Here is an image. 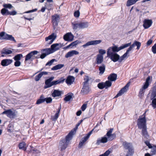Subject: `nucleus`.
<instances>
[{"instance_id":"1","label":"nucleus","mask_w":156,"mask_h":156,"mask_svg":"<svg viewBox=\"0 0 156 156\" xmlns=\"http://www.w3.org/2000/svg\"><path fill=\"white\" fill-rule=\"evenodd\" d=\"M130 44L131 43H130L122 45L119 47L116 45L109 47L107 51V56L110 58L114 62L119 61V55L116 52L128 47Z\"/></svg>"},{"instance_id":"2","label":"nucleus","mask_w":156,"mask_h":156,"mask_svg":"<svg viewBox=\"0 0 156 156\" xmlns=\"http://www.w3.org/2000/svg\"><path fill=\"white\" fill-rule=\"evenodd\" d=\"M145 112L143 115L142 118H140L137 120V125L138 128L141 129L142 128L146 126L145 118Z\"/></svg>"},{"instance_id":"3","label":"nucleus","mask_w":156,"mask_h":156,"mask_svg":"<svg viewBox=\"0 0 156 156\" xmlns=\"http://www.w3.org/2000/svg\"><path fill=\"white\" fill-rule=\"evenodd\" d=\"M2 114H5L10 119L14 118L16 116V113L15 111H13L11 109H9L5 110L2 113Z\"/></svg>"},{"instance_id":"4","label":"nucleus","mask_w":156,"mask_h":156,"mask_svg":"<svg viewBox=\"0 0 156 156\" xmlns=\"http://www.w3.org/2000/svg\"><path fill=\"white\" fill-rule=\"evenodd\" d=\"M37 53L38 51H31L26 56L25 61L29 60L32 61L35 58L34 55H37Z\"/></svg>"},{"instance_id":"5","label":"nucleus","mask_w":156,"mask_h":156,"mask_svg":"<svg viewBox=\"0 0 156 156\" xmlns=\"http://www.w3.org/2000/svg\"><path fill=\"white\" fill-rule=\"evenodd\" d=\"M93 130V129L91 131H90L87 134L86 136L84 137L83 138H82V140H81V141L80 142L79 144L78 147L79 148H81L83 146L84 143L90 137V136Z\"/></svg>"},{"instance_id":"6","label":"nucleus","mask_w":156,"mask_h":156,"mask_svg":"<svg viewBox=\"0 0 156 156\" xmlns=\"http://www.w3.org/2000/svg\"><path fill=\"white\" fill-rule=\"evenodd\" d=\"M130 85V82L128 83L126 85L122 88L119 91V93L115 97V98H117L119 96L122 95L125 92L127 91Z\"/></svg>"},{"instance_id":"7","label":"nucleus","mask_w":156,"mask_h":156,"mask_svg":"<svg viewBox=\"0 0 156 156\" xmlns=\"http://www.w3.org/2000/svg\"><path fill=\"white\" fill-rule=\"evenodd\" d=\"M56 37V36L55 34L52 33L45 38V41L47 42V43L48 44H51L55 39Z\"/></svg>"},{"instance_id":"8","label":"nucleus","mask_w":156,"mask_h":156,"mask_svg":"<svg viewBox=\"0 0 156 156\" xmlns=\"http://www.w3.org/2000/svg\"><path fill=\"white\" fill-rule=\"evenodd\" d=\"M101 40H93L88 41L85 44L83 45L82 47L85 48L91 45H96L100 44L101 42Z\"/></svg>"},{"instance_id":"9","label":"nucleus","mask_w":156,"mask_h":156,"mask_svg":"<svg viewBox=\"0 0 156 156\" xmlns=\"http://www.w3.org/2000/svg\"><path fill=\"white\" fill-rule=\"evenodd\" d=\"M68 144L64 139L62 140L59 143V149L61 151H63L67 148Z\"/></svg>"},{"instance_id":"10","label":"nucleus","mask_w":156,"mask_h":156,"mask_svg":"<svg viewBox=\"0 0 156 156\" xmlns=\"http://www.w3.org/2000/svg\"><path fill=\"white\" fill-rule=\"evenodd\" d=\"M74 37L71 32H69L64 35L63 39L66 41H71L73 40Z\"/></svg>"},{"instance_id":"11","label":"nucleus","mask_w":156,"mask_h":156,"mask_svg":"<svg viewBox=\"0 0 156 156\" xmlns=\"http://www.w3.org/2000/svg\"><path fill=\"white\" fill-rule=\"evenodd\" d=\"M143 26L145 29H147L150 27L152 23L151 20L145 19L143 22Z\"/></svg>"},{"instance_id":"12","label":"nucleus","mask_w":156,"mask_h":156,"mask_svg":"<svg viewBox=\"0 0 156 156\" xmlns=\"http://www.w3.org/2000/svg\"><path fill=\"white\" fill-rule=\"evenodd\" d=\"M54 79V76H51L48 79L45 80V86H44L45 88H47L51 87L52 86V81H51Z\"/></svg>"},{"instance_id":"13","label":"nucleus","mask_w":156,"mask_h":156,"mask_svg":"<svg viewBox=\"0 0 156 156\" xmlns=\"http://www.w3.org/2000/svg\"><path fill=\"white\" fill-rule=\"evenodd\" d=\"M113 130V128H111L108 131L106 134L109 140H112L115 138L116 137V135L115 134H112V133Z\"/></svg>"},{"instance_id":"14","label":"nucleus","mask_w":156,"mask_h":156,"mask_svg":"<svg viewBox=\"0 0 156 156\" xmlns=\"http://www.w3.org/2000/svg\"><path fill=\"white\" fill-rule=\"evenodd\" d=\"M61 44L58 43H55L51 45L50 48L53 53L59 50L61 47Z\"/></svg>"},{"instance_id":"15","label":"nucleus","mask_w":156,"mask_h":156,"mask_svg":"<svg viewBox=\"0 0 156 156\" xmlns=\"http://www.w3.org/2000/svg\"><path fill=\"white\" fill-rule=\"evenodd\" d=\"M90 90L89 85H83L81 91V93L83 94H87Z\"/></svg>"},{"instance_id":"16","label":"nucleus","mask_w":156,"mask_h":156,"mask_svg":"<svg viewBox=\"0 0 156 156\" xmlns=\"http://www.w3.org/2000/svg\"><path fill=\"white\" fill-rule=\"evenodd\" d=\"M79 54V52L75 50H73L68 52L65 55L66 58H68L73 56L74 55H77Z\"/></svg>"},{"instance_id":"17","label":"nucleus","mask_w":156,"mask_h":156,"mask_svg":"<svg viewBox=\"0 0 156 156\" xmlns=\"http://www.w3.org/2000/svg\"><path fill=\"white\" fill-rule=\"evenodd\" d=\"M75 80V78L74 77L72 76H68L66 80V83L68 85H71Z\"/></svg>"},{"instance_id":"18","label":"nucleus","mask_w":156,"mask_h":156,"mask_svg":"<svg viewBox=\"0 0 156 156\" xmlns=\"http://www.w3.org/2000/svg\"><path fill=\"white\" fill-rule=\"evenodd\" d=\"M12 62V60L9 59H5L2 60L1 64L3 66H6L11 64Z\"/></svg>"},{"instance_id":"19","label":"nucleus","mask_w":156,"mask_h":156,"mask_svg":"<svg viewBox=\"0 0 156 156\" xmlns=\"http://www.w3.org/2000/svg\"><path fill=\"white\" fill-rule=\"evenodd\" d=\"M103 61V56L101 55H97L96 58V64L98 65L100 64Z\"/></svg>"},{"instance_id":"20","label":"nucleus","mask_w":156,"mask_h":156,"mask_svg":"<svg viewBox=\"0 0 156 156\" xmlns=\"http://www.w3.org/2000/svg\"><path fill=\"white\" fill-rule=\"evenodd\" d=\"M59 20V16L58 15H55L52 16V22L53 25L57 26L58 22Z\"/></svg>"},{"instance_id":"21","label":"nucleus","mask_w":156,"mask_h":156,"mask_svg":"<svg viewBox=\"0 0 156 156\" xmlns=\"http://www.w3.org/2000/svg\"><path fill=\"white\" fill-rule=\"evenodd\" d=\"M117 78V75L115 73H112L108 77V80L111 81H115Z\"/></svg>"},{"instance_id":"22","label":"nucleus","mask_w":156,"mask_h":156,"mask_svg":"<svg viewBox=\"0 0 156 156\" xmlns=\"http://www.w3.org/2000/svg\"><path fill=\"white\" fill-rule=\"evenodd\" d=\"M142 134L145 138L147 139L149 137V135L147 130V126L142 128Z\"/></svg>"},{"instance_id":"23","label":"nucleus","mask_w":156,"mask_h":156,"mask_svg":"<svg viewBox=\"0 0 156 156\" xmlns=\"http://www.w3.org/2000/svg\"><path fill=\"white\" fill-rule=\"evenodd\" d=\"M65 80V79L63 77H61L58 80L52 81V86L57 85L58 84L62 83Z\"/></svg>"},{"instance_id":"24","label":"nucleus","mask_w":156,"mask_h":156,"mask_svg":"<svg viewBox=\"0 0 156 156\" xmlns=\"http://www.w3.org/2000/svg\"><path fill=\"white\" fill-rule=\"evenodd\" d=\"M12 53V51L10 50H9L8 49L4 48H3L1 52V54H2V56L4 57L5 55H9L10 54Z\"/></svg>"},{"instance_id":"25","label":"nucleus","mask_w":156,"mask_h":156,"mask_svg":"<svg viewBox=\"0 0 156 156\" xmlns=\"http://www.w3.org/2000/svg\"><path fill=\"white\" fill-rule=\"evenodd\" d=\"M72 132H70L66 136L65 139H64L66 140V142L68 143L69 144L70 141L72 139L73 137V136L74 135L73 134Z\"/></svg>"},{"instance_id":"26","label":"nucleus","mask_w":156,"mask_h":156,"mask_svg":"<svg viewBox=\"0 0 156 156\" xmlns=\"http://www.w3.org/2000/svg\"><path fill=\"white\" fill-rule=\"evenodd\" d=\"M150 80L151 77L150 76H148L146 79L145 83L142 87L145 90L148 88L149 85V82Z\"/></svg>"},{"instance_id":"27","label":"nucleus","mask_w":156,"mask_h":156,"mask_svg":"<svg viewBox=\"0 0 156 156\" xmlns=\"http://www.w3.org/2000/svg\"><path fill=\"white\" fill-rule=\"evenodd\" d=\"M123 145L124 148L126 149L129 150L130 148L133 147L131 143H127L126 142H124L123 143Z\"/></svg>"},{"instance_id":"28","label":"nucleus","mask_w":156,"mask_h":156,"mask_svg":"<svg viewBox=\"0 0 156 156\" xmlns=\"http://www.w3.org/2000/svg\"><path fill=\"white\" fill-rule=\"evenodd\" d=\"M62 94L61 91L58 90H54L51 95L54 97L59 96L61 95Z\"/></svg>"},{"instance_id":"29","label":"nucleus","mask_w":156,"mask_h":156,"mask_svg":"<svg viewBox=\"0 0 156 156\" xmlns=\"http://www.w3.org/2000/svg\"><path fill=\"white\" fill-rule=\"evenodd\" d=\"M19 147L20 149H22L24 151H26L27 149L26 144L24 142L20 143L19 145Z\"/></svg>"},{"instance_id":"30","label":"nucleus","mask_w":156,"mask_h":156,"mask_svg":"<svg viewBox=\"0 0 156 156\" xmlns=\"http://www.w3.org/2000/svg\"><path fill=\"white\" fill-rule=\"evenodd\" d=\"M64 66V64H59L53 67L51 69L52 70H57L61 69Z\"/></svg>"},{"instance_id":"31","label":"nucleus","mask_w":156,"mask_h":156,"mask_svg":"<svg viewBox=\"0 0 156 156\" xmlns=\"http://www.w3.org/2000/svg\"><path fill=\"white\" fill-rule=\"evenodd\" d=\"M105 69V65L103 64L101 66H100L99 68V70L100 71L99 74L100 75H102L104 73Z\"/></svg>"},{"instance_id":"32","label":"nucleus","mask_w":156,"mask_h":156,"mask_svg":"<svg viewBox=\"0 0 156 156\" xmlns=\"http://www.w3.org/2000/svg\"><path fill=\"white\" fill-rule=\"evenodd\" d=\"M5 39L9 40L16 42V41L14 37H12V35H9L7 34H5Z\"/></svg>"},{"instance_id":"33","label":"nucleus","mask_w":156,"mask_h":156,"mask_svg":"<svg viewBox=\"0 0 156 156\" xmlns=\"http://www.w3.org/2000/svg\"><path fill=\"white\" fill-rule=\"evenodd\" d=\"M134 153V149L133 147L128 150L126 156H133Z\"/></svg>"},{"instance_id":"34","label":"nucleus","mask_w":156,"mask_h":156,"mask_svg":"<svg viewBox=\"0 0 156 156\" xmlns=\"http://www.w3.org/2000/svg\"><path fill=\"white\" fill-rule=\"evenodd\" d=\"M45 101L43 95H41L39 99L37 100L36 102V104L39 105L43 103Z\"/></svg>"},{"instance_id":"35","label":"nucleus","mask_w":156,"mask_h":156,"mask_svg":"<svg viewBox=\"0 0 156 156\" xmlns=\"http://www.w3.org/2000/svg\"><path fill=\"white\" fill-rule=\"evenodd\" d=\"M42 51H43L44 53L47 55L53 53V51H52L50 48H46L43 49Z\"/></svg>"},{"instance_id":"36","label":"nucleus","mask_w":156,"mask_h":156,"mask_svg":"<svg viewBox=\"0 0 156 156\" xmlns=\"http://www.w3.org/2000/svg\"><path fill=\"white\" fill-rule=\"evenodd\" d=\"M80 28L83 29L87 28L88 27V24L87 23L81 22L79 23Z\"/></svg>"},{"instance_id":"37","label":"nucleus","mask_w":156,"mask_h":156,"mask_svg":"<svg viewBox=\"0 0 156 156\" xmlns=\"http://www.w3.org/2000/svg\"><path fill=\"white\" fill-rule=\"evenodd\" d=\"M127 55H128V54H127V53H125L124 54H123L121 57H120L119 56V62H121L125 58H127Z\"/></svg>"},{"instance_id":"38","label":"nucleus","mask_w":156,"mask_h":156,"mask_svg":"<svg viewBox=\"0 0 156 156\" xmlns=\"http://www.w3.org/2000/svg\"><path fill=\"white\" fill-rule=\"evenodd\" d=\"M78 43V41H74V42H72L70 44H69V45L67 46L66 48H69L71 47H74L76 45H77Z\"/></svg>"},{"instance_id":"39","label":"nucleus","mask_w":156,"mask_h":156,"mask_svg":"<svg viewBox=\"0 0 156 156\" xmlns=\"http://www.w3.org/2000/svg\"><path fill=\"white\" fill-rule=\"evenodd\" d=\"M132 44L134 45V47L136 46H137V49L139 50L141 46V43L139 42L135 41Z\"/></svg>"},{"instance_id":"40","label":"nucleus","mask_w":156,"mask_h":156,"mask_svg":"<svg viewBox=\"0 0 156 156\" xmlns=\"http://www.w3.org/2000/svg\"><path fill=\"white\" fill-rule=\"evenodd\" d=\"M23 57V55L22 54H19L16 55L14 57V59L16 61H19L21 58Z\"/></svg>"},{"instance_id":"41","label":"nucleus","mask_w":156,"mask_h":156,"mask_svg":"<svg viewBox=\"0 0 156 156\" xmlns=\"http://www.w3.org/2000/svg\"><path fill=\"white\" fill-rule=\"evenodd\" d=\"M111 81L109 80L106 81L105 83H104L106 89H107L108 87H110L112 86V83Z\"/></svg>"},{"instance_id":"42","label":"nucleus","mask_w":156,"mask_h":156,"mask_svg":"<svg viewBox=\"0 0 156 156\" xmlns=\"http://www.w3.org/2000/svg\"><path fill=\"white\" fill-rule=\"evenodd\" d=\"M73 94H71L67 95L64 98V100L66 101H68L71 100L72 98V96Z\"/></svg>"},{"instance_id":"43","label":"nucleus","mask_w":156,"mask_h":156,"mask_svg":"<svg viewBox=\"0 0 156 156\" xmlns=\"http://www.w3.org/2000/svg\"><path fill=\"white\" fill-rule=\"evenodd\" d=\"M89 77L88 76H86L84 78V81L83 82V85H89L88 82L89 81Z\"/></svg>"},{"instance_id":"44","label":"nucleus","mask_w":156,"mask_h":156,"mask_svg":"<svg viewBox=\"0 0 156 156\" xmlns=\"http://www.w3.org/2000/svg\"><path fill=\"white\" fill-rule=\"evenodd\" d=\"M156 97V90H154L151 93L150 96V99L151 100L155 99Z\"/></svg>"},{"instance_id":"45","label":"nucleus","mask_w":156,"mask_h":156,"mask_svg":"<svg viewBox=\"0 0 156 156\" xmlns=\"http://www.w3.org/2000/svg\"><path fill=\"white\" fill-rule=\"evenodd\" d=\"M111 153L110 149H109L106 151L103 154H101L99 156H108Z\"/></svg>"},{"instance_id":"46","label":"nucleus","mask_w":156,"mask_h":156,"mask_svg":"<svg viewBox=\"0 0 156 156\" xmlns=\"http://www.w3.org/2000/svg\"><path fill=\"white\" fill-rule=\"evenodd\" d=\"M98 88L101 89H102L105 88L104 83L103 82H101L98 83Z\"/></svg>"},{"instance_id":"47","label":"nucleus","mask_w":156,"mask_h":156,"mask_svg":"<svg viewBox=\"0 0 156 156\" xmlns=\"http://www.w3.org/2000/svg\"><path fill=\"white\" fill-rule=\"evenodd\" d=\"M72 25L73 30H76L78 28H80L79 23H72Z\"/></svg>"},{"instance_id":"48","label":"nucleus","mask_w":156,"mask_h":156,"mask_svg":"<svg viewBox=\"0 0 156 156\" xmlns=\"http://www.w3.org/2000/svg\"><path fill=\"white\" fill-rule=\"evenodd\" d=\"M8 12H9V11L5 8L2 9L1 10V13L3 15H5V14L8 15Z\"/></svg>"},{"instance_id":"49","label":"nucleus","mask_w":156,"mask_h":156,"mask_svg":"<svg viewBox=\"0 0 156 156\" xmlns=\"http://www.w3.org/2000/svg\"><path fill=\"white\" fill-rule=\"evenodd\" d=\"M152 100L151 105L154 108H156V98Z\"/></svg>"},{"instance_id":"50","label":"nucleus","mask_w":156,"mask_h":156,"mask_svg":"<svg viewBox=\"0 0 156 156\" xmlns=\"http://www.w3.org/2000/svg\"><path fill=\"white\" fill-rule=\"evenodd\" d=\"M56 61L55 59H52L49 61L45 65V66H51L53 63L55 61Z\"/></svg>"},{"instance_id":"51","label":"nucleus","mask_w":156,"mask_h":156,"mask_svg":"<svg viewBox=\"0 0 156 156\" xmlns=\"http://www.w3.org/2000/svg\"><path fill=\"white\" fill-rule=\"evenodd\" d=\"M45 101H46L47 103H50L52 101V98H44Z\"/></svg>"},{"instance_id":"52","label":"nucleus","mask_w":156,"mask_h":156,"mask_svg":"<svg viewBox=\"0 0 156 156\" xmlns=\"http://www.w3.org/2000/svg\"><path fill=\"white\" fill-rule=\"evenodd\" d=\"M42 76V75L40 73L38 74L35 76V80L37 81H38Z\"/></svg>"},{"instance_id":"53","label":"nucleus","mask_w":156,"mask_h":156,"mask_svg":"<svg viewBox=\"0 0 156 156\" xmlns=\"http://www.w3.org/2000/svg\"><path fill=\"white\" fill-rule=\"evenodd\" d=\"M130 47L127 50L126 53H127V54L128 55V54L130 51H131L133 48L134 47V45H131L130 46V45L129 46Z\"/></svg>"},{"instance_id":"54","label":"nucleus","mask_w":156,"mask_h":156,"mask_svg":"<svg viewBox=\"0 0 156 156\" xmlns=\"http://www.w3.org/2000/svg\"><path fill=\"white\" fill-rule=\"evenodd\" d=\"M151 50L154 54H156V43L152 47Z\"/></svg>"},{"instance_id":"55","label":"nucleus","mask_w":156,"mask_h":156,"mask_svg":"<svg viewBox=\"0 0 156 156\" xmlns=\"http://www.w3.org/2000/svg\"><path fill=\"white\" fill-rule=\"evenodd\" d=\"M99 53L100 54H98V55H103L106 53V51L105 50L100 49L99 50Z\"/></svg>"},{"instance_id":"56","label":"nucleus","mask_w":156,"mask_h":156,"mask_svg":"<svg viewBox=\"0 0 156 156\" xmlns=\"http://www.w3.org/2000/svg\"><path fill=\"white\" fill-rule=\"evenodd\" d=\"M3 6L5 8H8L9 9H11L12 7V5L10 4H5L3 5Z\"/></svg>"},{"instance_id":"57","label":"nucleus","mask_w":156,"mask_h":156,"mask_svg":"<svg viewBox=\"0 0 156 156\" xmlns=\"http://www.w3.org/2000/svg\"><path fill=\"white\" fill-rule=\"evenodd\" d=\"M145 143L146 144V145L149 148H152V146L150 143V142L148 140H146L145 141Z\"/></svg>"},{"instance_id":"58","label":"nucleus","mask_w":156,"mask_h":156,"mask_svg":"<svg viewBox=\"0 0 156 156\" xmlns=\"http://www.w3.org/2000/svg\"><path fill=\"white\" fill-rule=\"evenodd\" d=\"M74 16L76 17H78L80 15V12L79 10L75 11L74 14Z\"/></svg>"},{"instance_id":"59","label":"nucleus","mask_w":156,"mask_h":156,"mask_svg":"<svg viewBox=\"0 0 156 156\" xmlns=\"http://www.w3.org/2000/svg\"><path fill=\"white\" fill-rule=\"evenodd\" d=\"M17 14V12L15 11H13L11 12H9H9H8V15H15Z\"/></svg>"},{"instance_id":"60","label":"nucleus","mask_w":156,"mask_h":156,"mask_svg":"<svg viewBox=\"0 0 156 156\" xmlns=\"http://www.w3.org/2000/svg\"><path fill=\"white\" fill-rule=\"evenodd\" d=\"M145 91V89L143 88L142 87L140 89V91L139 93V96H141L143 94Z\"/></svg>"},{"instance_id":"61","label":"nucleus","mask_w":156,"mask_h":156,"mask_svg":"<svg viewBox=\"0 0 156 156\" xmlns=\"http://www.w3.org/2000/svg\"><path fill=\"white\" fill-rule=\"evenodd\" d=\"M151 153L152 155L156 154V147L152 148L151 151Z\"/></svg>"},{"instance_id":"62","label":"nucleus","mask_w":156,"mask_h":156,"mask_svg":"<svg viewBox=\"0 0 156 156\" xmlns=\"http://www.w3.org/2000/svg\"><path fill=\"white\" fill-rule=\"evenodd\" d=\"M21 65V62L20 61H16L14 63V66L16 67L19 66Z\"/></svg>"},{"instance_id":"63","label":"nucleus","mask_w":156,"mask_h":156,"mask_svg":"<svg viewBox=\"0 0 156 156\" xmlns=\"http://www.w3.org/2000/svg\"><path fill=\"white\" fill-rule=\"evenodd\" d=\"M87 107V104H83L81 107V110L83 111H84Z\"/></svg>"},{"instance_id":"64","label":"nucleus","mask_w":156,"mask_h":156,"mask_svg":"<svg viewBox=\"0 0 156 156\" xmlns=\"http://www.w3.org/2000/svg\"><path fill=\"white\" fill-rule=\"evenodd\" d=\"M102 143H105L108 141V138L106 137H103L101 138Z\"/></svg>"}]
</instances>
